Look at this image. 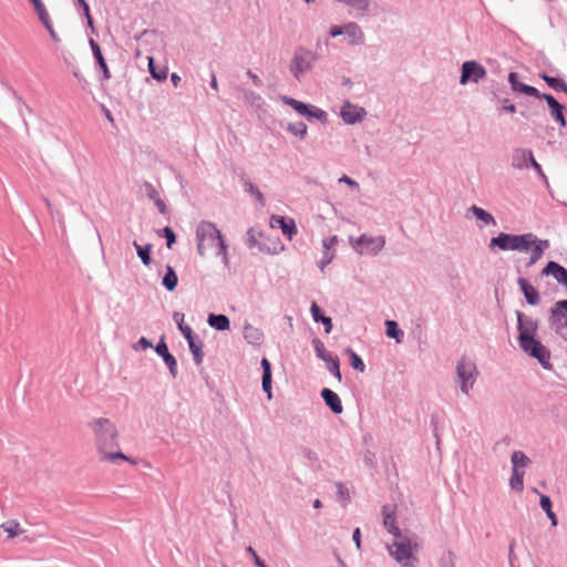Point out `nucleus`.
<instances>
[{
  "mask_svg": "<svg viewBox=\"0 0 567 567\" xmlns=\"http://www.w3.org/2000/svg\"><path fill=\"white\" fill-rule=\"evenodd\" d=\"M517 319L519 330V347L524 350V352H526L533 358H536L544 368H550V353L547 350V348L539 340L536 339V333L538 330L537 320L524 316L520 312H518Z\"/></svg>",
  "mask_w": 567,
  "mask_h": 567,
  "instance_id": "f257e3e1",
  "label": "nucleus"
},
{
  "mask_svg": "<svg viewBox=\"0 0 567 567\" xmlns=\"http://www.w3.org/2000/svg\"><path fill=\"white\" fill-rule=\"evenodd\" d=\"M96 441L97 452L102 455L109 450L118 449V431L107 417H97L89 423Z\"/></svg>",
  "mask_w": 567,
  "mask_h": 567,
  "instance_id": "f03ea898",
  "label": "nucleus"
},
{
  "mask_svg": "<svg viewBox=\"0 0 567 567\" xmlns=\"http://www.w3.org/2000/svg\"><path fill=\"white\" fill-rule=\"evenodd\" d=\"M392 550L391 546H388L390 556L403 567H413V563L417 561L414 553L417 550V543L413 542L408 535L401 533L400 538H394Z\"/></svg>",
  "mask_w": 567,
  "mask_h": 567,
  "instance_id": "7ed1b4c3",
  "label": "nucleus"
},
{
  "mask_svg": "<svg viewBox=\"0 0 567 567\" xmlns=\"http://www.w3.org/2000/svg\"><path fill=\"white\" fill-rule=\"evenodd\" d=\"M280 100L285 105L290 106L296 113L309 122L318 121L322 125H327L329 123L328 113L317 105L297 100L288 95H280Z\"/></svg>",
  "mask_w": 567,
  "mask_h": 567,
  "instance_id": "20e7f679",
  "label": "nucleus"
},
{
  "mask_svg": "<svg viewBox=\"0 0 567 567\" xmlns=\"http://www.w3.org/2000/svg\"><path fill=\"white\" fill-rule=\"evenodd\" d=\"M455 374L460 390L464 394H468L478 375L476 364L471 359L463 355L456 363Z\"/></svg>",
  "mask_w": 567,
  "mask_h": 567,
  "instance_id": "39448f33",
  "label": "nucleus"
},
{
  "mask_svg": "<svg viewBox=\"0 0 567 567\" xmlns=\"http://www.w3.org/2000/svg\"><path fill=\"white\" fill-rule=\"evenodd\" d=\"M353 249L360 255L377 256L385 246L384 236H370L361 234L355 239L350 237Z\"/></svg>",
  "mask_w": 567,
  "mask_h": 567,
  "instance_id": "423d86ee",
  "label": "nucleus"
},
{
  "mask_svg": "<svg viewBox=\"0 0 567 567\" xmlns=\"http://www.w3.org/2000/svg\"><path fill=\"white\" fill-rule=\"evenodd\" d=\"M458 82L461 85L478 83L487 75L486 69L476 60H467L461 64Z\"/></svg>",
  "mask_w": 567,
  "mask_h": 567,
  "instance_id": "0eeeda50",
  "label": "nucleus"
},
{
  "mask_svg": "<svg viewBox=\"0 0 567 567\" xmlns=\"http://www.w3.org/2000/svg\"><path fill=\"white\" fill-rule=\"evenodd\" d=\"M529 458L522 451H516L512 455L513 474L509 481L512 489L522 492L524 487V467L529 464Z\"/></svg>",
  "mask_w": 567,
  "mask_h": 567,
  "instance_id": "6e6552de",
  "label": "nucleus"
},
{
  "mask_svg": "<svg viewBox=\"0 0 567 567\" xmlns=\"http://www.w3.org/2000/svg\"><path fill=\"white\" fill-rule=\"evenodd\" d=\"M535 241L533 234L525 235H509L501 233L498 234V248L499 249H528L530 244Z\"/></svg>",
  "mask_w": 567,
  "mask_h": 567,
  "instance_id": "1a4fd4ad",
  "label": "nucleus"
},
{
  "mask_svg": "<svg viewBox=\"0 0 567 567\" xmlns=\"http://www.w3.org/2000/svg\"><path fill=\"white\" fill-rule=\"evenodd\" d=\"M245 244L249 249L257 247L260 252L268 255H278L285 250V244L279 237L274 239L272 247H268L267 243L259 241L252 227L248 228L246 233Z\"/></svg>",
  "mask_w": 567,
  "mask_h": 567,
  "instance_id": "9d476101",
  "label": "nucleus"
},
{
  "mask_svg": "<svg viewBox=\"0 0 567 567\" xmlns=\"http://www.w3.org/2000/svg\"><path fill=\"white\" fill-rule=\"evenodd\" d=\"M367 110L349 100H346L340 107V117L347 125L361 123L367 116Z\"/></svg>",
  "mask_w": 567,
  "mask_h": 567,
  "instance_id": "9b49d317",
  "label": "nucleus"
},
{
  "mask_svg": "<svg viewBox=\"0 0 567 567\" xmlns=\"http://www.w3.org/2000/svg\"><path fill=\"white\" fill-rule=\"evenodd\" d=\"M195 235L196 237L202 238L204 241L209 240L212 245L216 244V246L220 243L221 239H226L216 224L209 220L199 221L196 227Z\"/></svg>",
  "mask_w": 567,
  "mask_h": 567,
  "instance_id": "f8f14e48",
  "label": "nucleus"
},
{
  "mask_svg": "<svg viewBox=\"0 0 567 567\" xmlns=\"http://www.w3.org/2000/svg\"><path fill=\"white\" fill-rule=\"evenodd\" d=\"M89 45L91 48L92 55L94 59L95 70L101 72V78H100L101 83L109 81L112 75H111L110 68L107 65L106 59L102 52L100 44L92 37H90Z\"/></svg>",
  "mask_w": 567,
  "mask_h": 567,
  "instance_id": "ddd939ff",
  "label": "nucleus"
},
{
  "mask_svg": "<svg viewBox=\"0 0 567 567\" xmlns=\"http://www.w3.org/2000/svg\"><path fill=\"white\" fill-rule=\"evenodd\" d=\"M153 350L156 352L158 357L162 358L163 362L167 367L169 374L173 379L177 377L178 367L176 358L171 353L168 346L166 343L165 336H161L157 343L153 347Z\"/></svg>",
  "mask_w": 567,
  "mask_h": 567,
  "instance_id": "4468645a",
  "label": "nucleus"
},
{
  "mask_svg": "<svg viewBox=\"0 0 567 567\" xmlns=\"http://www.w3.org/2000/svg\"><path fill=\"white\" fill-rule=\"evenodd\" d=\"M550 323L559 334L567 338V300L556 302L551 310Z\"/></svg>",
  "mask_w": 567,
  "mask_h": 567,
  "instance_id": "2eb2a0df",
  "label": "nucleus"
},
{
  "mask_svg": "<svg viewBox=\"0 0 567 567\" xmlns=\"http://www.w3.org/2000/svg\"><path fill=\"white\" fill-rule=\"evenodd\" d=\"M269 224L271 228H279L288 240H291L298 233L295 219L288 216L272 214Z\"/></svg>",
  "mask_w": 567,
  "mask_h": 567,
  "instance_id": "dca6fc26",
  "label": "nucleus"
},
{
  "mask_svg": "<svg viewBox=\"0 0 567 567\" xmlns=\"http://www.w3.org/2000/svg\"><path fill=\"white\" fill-rule=\"evenodd\" d=\"M396 505L395 504H384L381 508L382 517H383V527L386 532L394 536V538H400L402 530L396 525Z\"/></svg>",
  "mask_w": 567,
  "mask_h": 567,
  "instance_id": "f3484780",
  "label": "nucleus"
},
{
  "mask_svg": "<svg viewBox=\"0 0 567 567\" xmlns=\"http://www.w3.org/2000/svg\"><path fill=\"white\" fill-rule=\"evenodd\" d=\"M513 165L518 168H527L532 165L542 177H545L542 166L529 150H516L513 155Z\"/></svg>",
  "mask_w": 567,
  "mask_h": 567,
  "instance_id": "a211bd4d",
  "label": "nucleus"
},
{
  "mask_svg": "<svg viewBox=\"0 0 567 567\" xmlns=\"http://www.w3.org/2000/svg\"><path fill=\"white\" fill-rule=\"evenodd\" d=\"M311 68V61H308L305 56V54L300 53L297 49L293 53V56L289 64V71L293 75V78L298 81H300L301 76L310 71Z\"/></svg>",
  "mask_w": 567,
  "mask_h": 567,
  "instance_id": "6ab92c4d",
  "label": "nucleus"
},
{
  "mask_svg": "<svg viewBox=\"0 0 567 567\" xmlns=\"http://www.w3.org/2000/svg\"><path fill=\"white\" fill-rule=\"evenodd\" d=\"M261 368V389L268 401L272 400V365L271 362L262 357L260 361Z\"/></svg>",
  "mask_w": 567,
  "mask_h": 567,
  "instance_id": "aec40b11",
  "label": "nucleus"
},
{
  "mask_svg": "<svg viewBox=\"0 0 567 567\" xmlns=\"http://www.w3.org/2000/svg\"><path fill=\"white\" fill-rule=\"evenodd\" d=\"M320 396L324 402L326 406L329 408V410L334 415H340L343 412L341 399L338 395V393H336L333 390L329 388H322L320 391Z\"/></svg>",
  "mask_w": 567,
  "mask_h": 567,
  "instance_id": "412c9836",
  "label": "nucleus"
},
{
  "mask_svg": "<svg viewBox=\"0 0 567 567\" xmlns=\"http://www.w3.org/2000/svg\"><path fill=\"white\" fill-rule=\"evenodd\" d=\"M539 99H544L547 102L551 116L559 123L561 127H565L566 120L564 116V105H561L554 96L549 94H540Z\"/></svg>",
  "mask_w": 567,
  "mask_h": 567,
  "instance_id": "4be33fe9",
  "label": "nucleus"
},
{
  "mask_svg": "<svg viewBox=\"0 0 567 567\" xmlns=\"http://www.w3.org/2000/svg\"><path fill=\"white\" fill-rule=\"evenodd\" d=\"M148 73L157 83H163L167 80L168 68L166 65H158L154 56L147 58Z\"/></svg>",
  "mask_w": 567,
  "mask_h": 567,
  "instance_id": "5701e85b",
  "label": "nucleus"
},
{
  "mask_svg": "<svg viewBox=\"0 0 567 567\" xmlns=\"http://www.w3.org/2000/svg\"><path fill=\"white\" fill-rule=\"evenodd\" d=\"M467 213H471L472 216L475 217L477 225L481 228L486 225H496L493 214L475 204L468 208Z\"/></svg>",
  "mask_w": 567,
  "mask_h": 567,
  "instance_id": "b1692460",
  "label": "nucleus"
},
{
  "mask_svg": "<svg viewBox=\"0 0 567 567\" xmlns=\"http://www.w3.org/2000/svg\"><path fill=\"white\" fill-rule=\"evenodd\" d=\"M244 339L255 347L264 342L265 334L261 329L254 327L249 322H245L243 330Z\"/></svg>",
  "mask_w": 567,
  "mask_h": 567,
  "instance_id": "393cba45",
  "label": "nucleus"
},
{
  "mask_svg": "<svg viewBox=\"0 0 567 567\" xmlns=\"http://www.w3.org/2000/svg\"><path fill=\"white\" fill-rule=\"evenodd\" d=\"M161 285L168 292L175 291V289L178 286L177 272H176L175 268L172 265H169V264H167L165 266V272H164V275L162 277Z\"/></svg>",
  "mask_w": 567,
  "mask_h": 567,
  "instance_id": "a878e982",
  "label": "nucleus"
},
{
  "mask_svg": "<svg viewBox=\"0 0 567 567\" xmlns=\"http://www.w3.org/2000/svg\"><path fill=\"white\" fill-rule=\"evenodd\" d=\"M187 344H188V349L193 355V360H194V363L196 365H200L204 361V357H205V353H204V342L203 340L199 338V336H196L189 340H187Z\"/></svg>",
  "mask_w": 567,
  "mask_h": 567,
  "instance_id": "bb28decb",
  "label": "nucleus"
},
{
  "mask_svg": "<svg viewBox=\"0 0 567 567\" xmlns=\"http://www.w3.org/2000/svg\"><path fill=\"white\" fill-rule=\"evenodd\" d=\"M209 327L217 331H228L230 329V320L224 313H209L207 317Z\"/></svg>",
  "mask_w": 567,
  "mask_h": 567,
  "instance_id": "cd10ccee",
  "label": "nucleus"
},
{
  "mask_svg": "<svg viewBox=\"0 0 567 567\" xmlns=\"http://www.w3.org/2000/svg\"><path fill=\"white\" fill-rule=\"evenodd\" d=\"M543 274L551 275L559 284L567 282V269L555 261H549L544 268Z\"/></svg>",
  "mask_w": 567,
  "mask_h": 567,
  "instance_id": "c85d7f7f",
  "label": "nucleus"
},
{
  "mask_svg": "<svg viewBox=\"0 0 567 567\" xmlns=\"http://www.w3.org/2000/svg\"><path fill=\"white\" fill-rule=\"evenodd\" d=\"M509 82L514 91L524 93L529 96L540 97V93L536 87L523 84L518 81L516 73L509 74Z\"/></svg>",
  "mask_w": 567,
  "mask_h": 567,
  "instance_id": "c756f323",
  "label": "nucleus"
},
{
  "mask_svg": "<svg viewBox=\"0 0 567 567\" xmlns=\"http://www.w3.org/2000/svg\"><path fill=\"white\" fill-rule=\"evenodd\" d=\"M101 461H107L113 464H117L118 461H126L128 463L136 464V461L132 456L124 454L120 447L106 451L101 455Z\"/></svg>",
  "mask_w": 567,
  "mask_h": 567,
  "instance_id": "7c9ffc66",
  "label": "nucleus"
},
{
  "mask_svg": "<svg viewBox=\"0 0 567 567\" xmlns=\"http://www.w3.org/2000/svg\"><path fill=\"white\" fill-rule=\"evenodd\" d=\"M133 246H134L137 257L141 259L142 264L146 267H150V265L153 262V257H152L153 245L150 243H147L145 245H141L136 240H134Z\"/></svg>",
  "mask_w": 567,
  "mask_h": 567,
  "instance_id": "2f4dec72",
  "label": "nucleus"
},
{
  "mask_svg": "<svg viewBox=\"0 0 567 567\" xmlns=\"http://www.w3.org/2000/svg\"><path fill=\"white\" fill-rule=\"evenodd\" d=\"M385 336L390 339H394L396 343H401L404 339V331L400 328L395 320L386 319L385 322Z\"/></svg>",
  "mask_w": 567,
  "mask_h": 567,
  "instance_id": "473e14b6",
  "label": "nucleus"
},
{
  "mask_svg": "<svg viewBox=\"0 0 567 567\" xmlns=\"http://www.w3.org/2000/svg\"><path fill=\"white\" fill-rule=\"evenodd\" d=\"M344 353L348 355L349 364L353 370L359 371L361 373L365 371V363L363 359L352 348L347 347L344 349Z\"/></svg>",
  "mask_w": 567,
  "mask_h": 567,
  "instance_id": "72a5a7b5",
  "label": "nucleus"
},
{
  "mask_svg": "<svg viewBox=\"0 0 567 567\" xmlns=\"http://www.w3.org/2000/svg\"><path fill=\"white\" fill-rule=\"evenodd\" d=\"M518 284L520 286L522 291L524 292V296H525L526 300L530 305L538 303V301H539L538 291L532 285H529L525 279H523V278H520L518 280Z\"/></svg>",
  "mask_w": 567,
  "mask_h": 567,
  "instance_id": "f704fd0d",
  "label": "nucleus"
},
{
  "mask_svg": "<svg viewBox=\"0 0 567 567\" xmlns=\"http://www.w3.org/2000/svg\"><path fill=\"white\" fill-rule=\"evenodd\" d=\"M326 367L328 371L338 380L341 381V370H340V359L337 354H331L327 357L324 360Z\"/></svg>",
  "mask_w": 567,
  "mask_h": 567,
  "instance_id": "c9c22d12",
  "label": "nucleus"
},
{
  "mask_svg": "<svg viewBox=\"0 0 567 567\" xmlns=\"http://www.w3.org/2000/svg\"><path fill=\"white\" fill-rule=\"evenodd\" d=\"M286 131L298 137L299 140H305L308 135V126L306 123L299 121L296 123H288L286 125Z\"/></svg>",
  "mask_w": 567,
  "mask_h": 567,
  "instance_id": "e433bc0d",
  "label": "nucleus"
},
{
  "mask_svg": "<svg viewBox=\"0 0 567 567\" xmlns=\"http://www.w3.org/2000/svg\"><path fill=\"white\" fill-rule=\"evenodd\" d=\"M155 233L159 238L166 239V247L168 249H172L173 246L177 243V235L171 226L156 229Z\"/></svg>",
  "mask_w": 567,
  "mask_h": 567,
  "instance_id": "4c0bfd02",
  "label": "nucleus"
},
{
  "mask_svg": "<svg viewBox=\"0 0 567 567\" xmlns=\"http://www.w3.org/2000/svg\"><path fill=\"white\" fill-rule=\"evenodd\" d=\"M344 34L352 38L357 43H363L364 34L360 25L355 22L346 23Z\"/></svg>",
  "mask_w": 567,
  "mask_h": 567,
  "instance_id": "58836bf2",
  "label": "nucleus"
},
{
  "mask_svg": "<svg viewBox=\"0 0 567 567\" xmlns=\"http://www.w3.org/2000/svg\"><path fill=\"white\" fill-rule=\"evenodd\" d=\"M1 528L8 534V538H14L23 533L20 524L16 519H10L1 524Z\"/></svg>",
  "mask_w": 567,
  "mask_h": 567,
  "instance_id": "ea45409f",
  "label": "nucleus"
},
{
  "mask_svg": "<svg viewBox=\"0 0 567 567\" xmlns=\"http://www.w3.org/2000/svg\"><path fill=\"white\" fill-rule=\"evenodd\" d=\"M532 245H533V248H532V255H530V261H529L530 265L535 264L536 261H538L542 258L543 252H544V247H547L548 243L547 241H537L535 239V241Z\"/></svg>",
  "mask_w": 567,
  "mask_h": 567,
  "instance_id": "a19ab883",
  "label": "nucleus"
},
{
  "mask_svg": "<svg viewBox=\"0 0 567 567\" xmlns=\"http://www.w3.org/2000/svg\"><path fill=\"white\" fill-rule=\"evenodd\" d=\"M539 503H540V507L546 512L548 518L550 519L551 525L556 526L557 525V517H556L555 513L551 509V501H550V498L548 496H546V495H542Z\"/></svg>",
  "mask_w": 567,
  "mask_h": 567,
  "instance_id": "79ce46f5",
  "label": "nucleus"
},
{
  "mask_svg": "<svg viewBox=\"0 0 567 567\" xmlns=\"http://www.w3.org/2000/svg\"><path fill=\"white\" fill-rule=\"evenodd\" d=\"M244 99L247 103L250 104V106L255 109H260L264 104V99L261 95L251 90L245 91Z\"/></svg>",
  "mask_w": 567,
  "mask_h": 567,
  "instance_id": "37998d69",
  "label": "nucleus"
},
{
  "mask_svg": "<svg viewBox=\"0 0 567 567\" xmlns=\"http://www.w3.org/2000/svg\"><path fill=\"white\" fill-rule=\"evenodd\" d=\"M311 343L318 359L323 361L327 357L332 354V352L327 351L324 343L318 337H313Z\"/></svg>",
  "mask_w": 567,
  "mask_h": 567,
  "instance_id": "c03bdc74",
  "label": "nucleus"
},
{
  "mask_svg": "<svg viewBox=\"0 0 567 567\" xmlns=\"http://www.w3.org/2000/svg\"><path fill=\"white\" fill-rule=\"evenodd\" d=\"M245 190L249 193L251 196H254L258 203H260L261 205L265 204V196L255 183L250 181H245Z\"/></svg>",
  "mask_w": 567,
  "mask_h": 567,
  "instance_id": "a18cd8bd",
  "label": "nucleus"
},
{
  "mask_svg": "<svg viewBox=\"0 0 567 567\" xmlns=\"http://www.w3.org/2000/svg\"><path fill=\"white\" fill-rule=\"evenodd\" d=\"M338 2L346 3L360 12H369L370 0H337Z\"/></svg>",
  "mask_w": 567,
  "mask_h": 567,
  "instance_id": "49530a36",
  "label": "nucleus"
},
{
  "mask_svg": "<svg viewBox=\"0 0 567 567\" xmlns=\"http://www.w3.org/2000/svg\"><path fill=\"white\" fill-rule=\"evenodd\" d=\"M216 255L220 256L224 267L229 268L228 244L226 239H221L217 245Z\"/></svg>",
  "mask_w": 567,
  "mask_h": 567,
  "instance_id": "de8ad7c7",
  "label": "nucleus"
},
{
  "mask_svg": "<svg viewBox=\"0 0 567 567\" xmlns=\"http://www.w3.org/2000/svg\"><path fill=\"white\" fill-rule=\"evenodd\" d=\"M310 313H311L312 320L316 323L323 322V319L327 317L324 310L315 300L310 305Z\"/></svg>",
  "mask_w": 567,
  "mask_h": 567,
  "instance_id": "09e8293b",
  "label": "nucleus"
},
{
  "mask_svg": "<svg viewBox=\"0 0 567 567\" xmlns=\"http://www.w3.org/2000/svg\"><path fill=\"white\" fill-rule=\"evenodd\" d=\"M455 554L452 550L445 551L440 560H439V567H455Z\"/></svg>",
  "mask_w": 567,
  "mask_h": 567,
  "instance_id": "8fccbe9b",
  "label": "nucleus"
},
{
  "mask_svg": "<svg viewBox=\"0 0 567 567\" xmlns=\"http://www.w3.org/2000/svg\"><path fill=\"white\" fill-rule=\"evenodd\" d=\"M34 9V12L37 13L38 16V19L40 20V22L42 23V25H47L48 22L51 21V18H50V14L44 6V3L40 4V6H37L33 8Z\"/></svg>",
  "mask_w": 567,
  "mask_h": 567,
  "instance_id": "3c124183",
  "label": "nucleus"
},
{
  "mask_svg": "<svg viewBox=\"0 0 567 567\" xmlns=\"http://www.w3.org/2000/svg\"><path fill=\"white\" fill-rule=\"evenodd\" d=\"M246 553L250 557L255 567H268L266 563L259 557V555L257 554L252 546H247Z\"/></svg>",
  "mask_w": 567,
  "mask_h": 567,
  "instance_id": "603ef678",
  "label": "nucleus"
},
{
  "mask_svg": "<svg viewBox=\"0 0 567 567\" xmlns=\"http://www.w3.org/2000/svg\"><path fill=\"white\" fill-rule=\"evenodd\" d=\"M155 344H153V342L147 339L146 337H141L135 343L132 344V349L134 351H145L150 348L153 349Z\"/></svg>",
  "mask_w": 567,
  "mask_h": 567,
  "instance_id": "864d4df0",
  "label": "nucleus"
},
{
  "mask_svg": "<svg viewBox=\"0 0 567 567\" xmlns=\"http://www.w3.org/2000/svg\"><path fill=\"white\" fill-rule=\"evenodd\" d=\"M336 489H337V495L340 499L344 501V502H350V492L349 489L344 486L343 483L341 482H337L336 483Z\"/></svg>",
  "mask_w": 567,
  "mask_h": 567,
  "instance_id": "5fc2aeb1",
  "label": "nucleus"
},
{
  "mask_svg": "<svg viewBox=\"0 0 567 567\" xmlns=\"http://www.w3.org/2000/svg\"><path fill=\"white\" fill-rule=\"evenodd\" d=\"M339 183L340 184H346L350 189L352 190H357L359 192L360 190V185L359 183L353 179L352 177L343 174L340 178H339Z\"/></svg>",
  "mask_w": 567,
  "mask_h": 567,
  "instance_id": "6e6d98bb",
  "label": "nucleus"
},
{
  "mask_svg": "<svg viewBox=\"0 0 567 567\" xmlns=\"http://www.w3.org/2000/svg\"><path fill=\"white\" fill-rule=\"evenodd\" d=\"M543 79L546 81V83L555 89V90H561L564 89V86L566 85L565 82L561 80V79H557V78H551V76H548V75H543Z\"/></svg>",
  "mask_w": 567,
  "mask_h": 567,
  "instance_id": "4d7b16f0",
  "label": "nucleus"
},
{
  "mask_svg": "<svg viewBox=\"0 0 567 567\" xmlns=\"http://www.w3.org/2000/svg\"><path fill=\"white\" fill-rule=\"evenodd\" d=\"M334 258L333 251H323L322 258L318 261V268L323 271L324 267L332 262Z\"/></svg>",
  "mask_w": 567,
  "mask_h": 567,
  "instance_id": "13d9d810",
  "label": "nucleus"
},
{
  "mask_svg": "<svg viewBox=\"0 0 567 567\" xmlns=\"http://www.w3.org/2000/svg\"><path fill=\"white\" fill-rule=\"evenodd\" d=\"M73 73V76L78 80L81 89L83 91H89L90 90V82L81 74L80 70L79 69H74L72 71Z\"/></svg>",
  "mask_w": 567,
  "mask_h": 567,
  "instance_id": "bf43d9fd",
  "label": "nucleus"
},
{
  "mask_svg": "<svg viewBox=\"0 0 567 567\" xmlns=\"http://www.w3.org/2000/svg\"><path fill=\"white\" fill-rule=\"evenodd\" d=\"M339 238L337 235H332L330 237H327L322 240V247L323 251H331V249L334 248V246L338 244Z\"/></svg>",
  "mask_w": 567,
  "mask_h": 567,
  "instance_id": "052dcab7",
  "label": "nucleus"
},
{
  "mask_svg": "<svg viewBox=\"0 0 567 567\" xmlns=\"http://www.w3.org/2000/svg\"><path fill=\"white\" fill-rule=\"evenodd\" d=\"M82 17L85 19L86 21V30L90 31L91 34H97V30L94 25V19L91 14V10L89 11V14L87 13H82Z\"/></svg>",
  "mask_w": 567,
  "mask_h": 567,
  "instance_id": "680f3d73",
  "label": "nucleus"
},
{
  "mask_svg": "<svg viewBox=\"0 0 567 567\" xmlns=\"http://www.w3.org/2000/svg\"><path fill=\"white\" fill-rule=\"evenodd\" d=\"M178 330L186 341L198 336L189 324L181 326Z\"/></svg>",
  "mask_w": 567,
  "mask_h": 567,
  "instance_id": "e2e57ef3",
  "label": "nucleus"
},
{
  "mask_svg": "<svg viewBox=\"0 0 567 567\" xmlns=\"http://www.w3.org/2000/svg\"><path fill=\"white\" fill-rule=\"evenodd\" d=\"M158 213L163 216H168L169 215V210L165 204V202L161 198V197H156L155 200H153Z\"/></svg>",
  "mask_w": 567,
  "mask_h": 567,
  "instance_id": "0e129e2a",
  "label": "nucleus"
},
{
  "mask_svg": "<svg viewBox=\"0 0 567 567\" xmlns=\"http://www.w3.org/2000/svg\"><path fill=\"white\" fill-rule=\"evenodd\" d=\"M346 24H333L330 27L329 35L331 38H337L339 35L344 34Z\"/></svg>",
  "mask_w": 567,
  "mask_h": 567,
  "instance_id": "69168bd1",
  "label": "nucleus"
},
{
  "mask_svg": "<svg viewBox=\"0 0 567 567\" xmlns=\"http://www.w3.org/2000/svg\"><path fill=\"white\" fill-rule=\"evenodd\" d=\"M352 540L355 544L358 550H361L362 547V534L359 527H355L352 532Z\"/></svg>",
  "mask_w": 567,
  "mask_h": 567,
  "instance_id": "338daca9",
  "label": "nucleus"
},
{
  "mask_svg": "<svg viewBox=\"0 0 567 567\" xmlns=\"http://www.w3.org/2000/svg\"><path fill=\"white\" fill-rule=\"evenodd\" d=\"M301 453L309 461H312V462H318L319 461L318 454L315 451H312V450H310V449H308L306 446L301 447Z\"/></svg>",
  "mask_w": 567,
  "mask_h": 567,
  "instance_id": "774afa93",
  "label": "nucleus"
}]
</instances>
